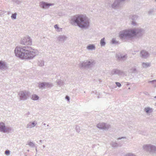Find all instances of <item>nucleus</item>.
<instances>
[{
	"instance_id": "obj_1",
	"label": "nucleus",
	"mask_w": 156,
	"mask_h": 156,
	"mask_svg": "<svg viewBox=\"0 0 156 156\" xmlns=\"http://www.w3.org/2000/svg\"><path fill=\"white\" fill-rule=\"evenodd\" d=\"M15 55L22 59H33L38 53L36 49H33L31 47L22 46L16 47L14 50Z\"/></svg>"
},
{
	"instance_id": "obj_2",
	"label": "nucleus",
	"mask_w": 156,
	"mask_h": 156,
	"mask_svg": "<svg viewBox=\"0 0 156 156\" xmlns=\"http://www.w3.org/2000/svg\"><path fill=\"white\" fill-rule=\"evenodd\" d=\"M90 21V20L85 15L79 14L71 17L70 23L81 29H87L89 27Z\"/></svg>"
},
{
	"instance_id": "obj_3",
	"label": "nucleus",
	"mask_w": 156,
	"mask_h": 156,
	"mask_svg": "<svg viewBox=\"0 0 156 156\" xmlns=\"http://www.w3.org/2000/svg\"><path fill=\"white\" fill-rule=\"evenodd\" d=\"M132 33V29L125 30L119 32V37L123 41L132 40L133 38Z\"/></svg>"
},
{
	"instance_id": "obj_4",
	"label": "nucleus",
	"mask_w": 156,
	"mask_h": 156,
	"mask_svg": "<svg viewBox=\"0 0 156 156\" xmlns=\"http://www.w3.org/2000/svg\"><path fill=\"white\" fill-rule=\"evenodd\" d=\"M95 64V61L93 60H86L80 62L79 64V66L81 69H87L92 67Z\"/></svg>"
},
{
	"instance_id": "obj_5",
	"label": "nucleus",
	"mask_w": 156,
	"mask_h": 156,
	"mask_svg": "<svg viewBox=\"0 0 156 156\" xmlns=\"http://www.w3.org/2000/svg\"><path fill=\"white\" fill-rule=\"evenodd\" d=\"M143 149L150 154L154 155L156 154V146L151 144L144 145L143 147Z\"/></svg>"
},
{
	"instance_id": "obj_6",
	"label": "nucleus",
	"mask_w": 156,
	"mask_h": 156,
	"mask_svg": "<svg viewBox=\"0 0 156 156\" xmlns=\"http://www.w3.org/2000/svg\"><path fill=\"white\" fill-rule=\"evenodd\" d=\"M133 38L136 36L139 38L141 37L145 33L144 30L142 28H137L132 29Z\"/></svg>"
},
{
	"instance_id": "obj_7",
	"label": "nucleus",
	"mask_w": 156,
	"mask_h": 156,
	"mask_svg": "<svg viewBox=\"0 0 156 156\" xmlns=\"http://www.w3.org/2000/svg\"><path fill=\"white\" fill-rule=\"evenodd\" d=\"M20 100L24 101L29 98L30 94L29 92L26 90L20 91L18 94Z\"/></svg>"
},
{
	"instance_id": "obj_8",
	"label": "nucleus",
	"mask_w": 156,
	"mask_h": 156,
	"mask_svg": "<svg viewBox=\"0 0 156 156\" xmlns=\"http://www.w3.org/2000/svg\"><path fill=\"white\" fill-rule=\"evenodd\" d=\"M115 57L118 60L124 62L127 59L128 56L126 54L117 53L116 54Z\"/></svg>"
},
{
	"instance_id": "obj_9",
	"label": "nucleus",
	"mask_w": 156,
	"mask_h": 156,
	"mask_svg": "<svg viewBox=\"0 0 156 156\" xmlns=\"http://www.w3.org/2000/svg\"><path fill=\"white\" fill-rule=\"evenodd\" d=\"M20 44H23V46H28L32 44V41L29 36H27L22 38L20 41Z\"/></svg>"
},
{
	"instance_id": "obj_10",
	"label": "nucleus",
	"mask_w": 156,
	"mask_h": 156,
	"mask_svg": "<svg viewBox=\"0 0 156 156\" xmlns=\"http://www.w3.org/2000/svg\"><path fill=\"white\" fill-rule=\"evenodd\" d=\"M53 86V84L51 83L43 82L40 83L38 85L39 89L43 90L48 88H51Z\"/></svg>"
},
{
	"instance_id": "obj_11",
	"label": "nucleus",
	"mask_w": 156,
	"mask_h": 156,
	"mask_svg": "<svg viewBox=\"0 0 156 156\" xmlns=\"http://www.w3.org/2000/svg\"><path fill=\"white\" fill-rule=\"evenodd\" d=\"M97 126L100 129H103L105 130H108L111 127L110 125L104 123H99L97 125Z\"/></svg>"
},
{
	"instance_id": "obj_12",
	"label": "nucleus",
	"mask_w": 156,
	"mask_h": 156,
	"mask_svg": "<svg viewBox=\"0 0 156 156\" xmlns=\"http://www.w3.org/2000/svg\"><path fill=\"white\" fill-rule=\"evenodd\" d=\"M54 5L53 3H48L44 2H41L39 3L40 7L43 9L48 8L50 6H52Z\"/></svg>"
},
{
	"instance_id": "obj_13",
	"label": "nucleus",
	"mask_w": 156,
	"mask_h": 156,
	"mask_svg": "<svg viewBox=\"0 0 156 156\" xmlns=\"http://www.w3.org/2000/svg\"><path fill=\"white\" fill-rule=\"evenodd\" d=\"M111 74L112 75H118L119 76H122L124 75L125 73L122 70L118 69H114L112 71Z\"/></svg>"
},
{
	"instance_id": "obj_14",
	"label": "nucleus",
	"mask_w": 156,
	"mask_h": 156,
	"mask_svg": "<svg viewBox=\"0 0 156 156\" xmlns=\"http://www.w3.org/2000/svg\"><path fill=\"white\" fill-rule=\"evenodd\" d=\"M67 38V37L64 35H60L57 37V40L60 43H63Z\"/></svg>"
},
{
	"instance_id": "obj_15",
	"label": "nucleus",
	"mask_w": 156,
	"mask_h": 156,
	"mask_svg": "<svg viewBox=\"0 0 156 156\" xmlns=\"http://www.w3.org/2000/svg\"><path fill=\"white\" fill-rule=\"evenodd\" d=\"M6 63L2 61H0V70L4 71L7 69Z\"/></svg>"
},
{
	"instance_id": "obj_16",
	"label": "nucleus",
	"mask_w": 156,
	"mask_h": 156,
	"mask_svg": "<svg viewBox=\"0 0 156 156\" xmlns=\"http://www.w3.org/2000/svg\"><path fill=\"white\" fill-rule=\"evenodd\" d=\"M140 55L142 58H146L149 55V53L145 50H142L140 52Z\"/></svg>"
},
{
	"instance_id": "obj_17",
	"label": "nucleus",
	"mask_w": 156,
	"mask_h": 156,
	"mask_svg": "<svg viewBox=\"0 0 156 156\" xmlns=\"http://www.w3.org/2000/svg\"><path fill=\"white\" fill-rule=\"evenodd\" d=\"M37 124L36 121H34L33 122H30L28 123L26 126V128H31L34 127Z\"/></svg>"
},
{
	"instance_id": "obj_18",
	"label": "nucleus",
	"mask_w": 156,
	"mask_h": 156,
	"mask_svg": "<svg viewBox=\"0 0 156 156\" xmlns=\"http://www.w3.org/2000/svg\"><path fill=\"white\" fill-rule=\"evenodd\" d=\"M154 109L149 107H146L144 108V111L147 114H149L152 113Z\"/></svg>"
},
{
	"instance_id": "obj_19",
	"label": "nucleus",
	"mask_w": 156,
	"mask_h": 156,
	"mask_svg": "<svg viewBox=\"0 0 156 156\" xmlns=\"http://www.w3.org/2000/svg\"><path fill=\"white\" fill-rule=\"evenodd\" d=\"M57 85L59 87H61L64 84V81L63 80H62L60 79H57L56 81Z\"/></svg>"
},
{
	"instance_id": "obj_20",
	"label": "nucleus",
	"mask_w": 156,
	"mask_h": 156,
	"mask_svg": "<svg viewBox=\"0 0 156 156\" xmlns=\"http://www.w3.org/2000/svg\"><path fill=\"white\" fill-rule=\"evenodd\" d=\"M86 48L89 50H94L95 49V46L94 44H89L87 46Z\"/></svg>"
},
{
	"instance_id": "obj_21",
	"label": "nucleus",
	"mask_w": 156,
	"mask_h": 156,
	"mask_svg": "<svg viewBox=\"0 0 156 156\" xmlns=\"http://www.w3.org/2000/svg\"><path fill=\"white\" fill-rule=\"evenodd\" d=\"M5 126V124L3 122H0V131L4 133Z\"/></svg>"
},
{
	"instance_id": "obj_22",
	"label": "nucleus",
	"mask_w": 156,
	"mask_h": 156,
	"mask_svg": "<svg viewBox=\"0 0 156 156\" xmlns=\"http://www.w3.org/2000/svg\"><path fill=\"white\" fill-rule=\"evenodd\" d=\"M130 72L132 73H138V71L136 66L132 67L130 69Z\"/></svg>"
},
{
	"instance_id": "obj_23",
	"label": "nucleus",
	"mask_w": 156,
	"mask_h": 156,
	"mask_svg": "<svg viewBox=\"0 0 156 156\" xmlns=\"http://www.w3.org/2000/svg\"><path fill=\"white\" fill-rule=\"evenodd\" d=\"M12 130V129L10 127L5 126V128L4 131V133H9Z\"/></svg>"
},
{
	"instance_id": "obj_24",
	"label": "nucleus",
	"mask_w": 156,
	"mask_h": 156,
	"mask_svg": "<svg viewBox=\"0 0 156 156\" xmlns=\"http://www.w3.org/2000/svg\"><path fill=\"white\" fill-rule=\"evenodd\" d=\"M138 18V16L136 15H131L130 16L129 18L134 21L136 20Z\"/></svg>"
},
{
	"instance_id": "obj_25",
	"label": "nucleus",
	"mask_w": 156,
	"mask_h": 156,
	"mask_svg": "<svg viewBox=\"0 0 156 156\" xmlns=\"http://www.w3.org/2000/svg\"><path fill=\"white\" fill-rule=\"evenodd\" d=\"M27 145H28L29 146L32 147H35V144L33 142L28 141L27 142Z\"/></svg>"
},
{
	"instance_id": "obj_26",
	"label": "nucleus",
	"mask_w": 156,
	"mask_h": 156,
	"mask_svg": "<svg viewBox=\"0 0 156 156\" xmlns=\"http://www.w3.org/2000/svg\"><path fill=\"white\" fill-rule=\"evenodd\" d=\"M100 43L101 46H104L105 45L106 42L105 41V38L104 37L101 39Z\"/></svg>"
},
{
	"instance_id": "obj_27",
	"label": "nucleus",
	"mask_w": 156,
	"mask_h": 156,
	"mask_svg": "<svg viewBox=\"0 0 156 156\" xmlns=\"http://www.w3.org/2000/svg\"><path fill=\"white\" fill-rule=\"evenodd\" d=\"M142 66L143 68H147L150 66V63L147 62L145 63L143 62L142 64Z\"/></svg>"
},
{
	"instance_id": "obj_28",
	"label": "nucleus",
	"mask_w": 156,
	"mask_h": 156,
	"mask_svg": "<svg viewBox=\"0 0 156 156\" xmlns=\"http://www.w3.org/2000/svg\"><path fill=\"white\" fill-rule=\"evenodd\" d=\"M39 97L36 94H34L31 98V99L33 100H37L39 99Z\"/></svg>"
},
{
	"instance_id": "obj_29",
	"label": "nucleus",
	"mask_w": 156,
	"mask_h": 156,
	"mask_svg": "<svg viewBox=\"0 0 156 156\" xmlns=\"http://www.w3.org/2000/svg\"><path fill=\"white\" fill-rule=\"evenodd\" d=\"M54 28L57 31L60 32L62 31V28H59L58 24H55L54 26Z\"/></svg>"
},
{
	"instance_id": "obj_30",
	"label": "nucleus",
	"mask_w": 156,
	"mask_h": 156,
	"mask_svg": "<svg viewBox=\"0 0 156 156\" xmlns=\"http://www.w3.org/2000/svg\"><path fill=\"white\" fill-rule=\"evenodd\" d=\"M38 65L40 66H42L44 65V61L43 60H40L38 61Z\"/></svg>"
},
{
	"instance_id": "obj_31",
	"label": "nucleus",
	"mask_w": 156,
	"mask_h": 156,
	"mask_svg": "<svg viewBox=\"0 0 156 156\" xmlns=\"http://www.w3.org/2000/svg\"><path fill=\"white\" fill-rule=\"evenodd\" d=\"M111 145L112 146L114 147H117L118 144L116 142H112L111 143Z\"/></svg>"
},
{
	"instance_id": "obj_32",
	"label": "nucleus",
	"mask_w": 156,
	"mask_h": 156,
	"mask_svg": "<svg viewBox=\"0 0 156 156\" xmlns=\"http://www.w3.org/2000/svg\"><path fill=\"white\" fill-rule=\"evenodd\" d=\"M17 15V13H15L14 14H12L11 16V18L12 19L15 20L16 19V16Z\"/></svg>"
},
{
	"instance_id": "obj_33",
	"label": "nucleus",
	"mask_w": 156,
	"mask_h": 156,
	"mask_svg": "<svg viewBox=\"0 0 156 156\" xmlns=\"http://www.w3.org/2000/svg\"><path fill=\"white\" fill-rule=\"evenodd\" d=\"M125 156H136V155L132 153H127Z\"/></svg>"
},
{
	"instance_id": "obj_34",
	"label": "nucleus",
	"mask_w": 156,
	"mask_h": 156,
	"mask_svg": "<svg viewBox=\"0 0 156 156\" xmlns=\"http://www.w3.org/2000/svg\"><path fill=\"white\" fill-rule=\"evenodd\" d=\"M154 10L153 9H150L148 12V14L149 15H150L152 14L154 12Z\"/></svg>"
},
{
	"instance_id": "obj_35",
	"label": "nucleus",
	"mask_w": 156,
	"mask_h": 156,
	"mask_svg": "<svg viewBox=\"0 0 156 156\" xmlns=\"http://www.w3.org/2000/svg\"><path fill=\"white\" fill-rule=\"evenodd\" d=\"M6 11L2 10H0V15H3L5 13H6Z\"/></svg>"
},
{
	"instance_id": "obj_36",
	"label": "nucleus",
	"mask_w": 156,
	"mask_h": 156,
	"mask_svg": "<svg viewBox=\"0 0 156 156\" xmlns=\"http://www.w3.org/2000/svg\"><path fill=\"white\" fill-rule=\"evenodd\" d=\"M112 43L113 44H117L118 43V42L115 39H112Z\"/></svg>"
},
{
	"instance_id": "obj_37",
	"label": "nucleus",
	"mask_w": 156,
	"mask_h": 156,
	"mask_svg": "<svg viewBox=\"0 0 156 156\" xmlns=\"http://www.w3.org/2000/svg\"><path fill=\"white\" fill-rule=\"evenodd\" d=\"M149 83H151L152 84H155L156 83V80H154L152 81H148Z\"/></svg>"
},
{
	"instance_id": "obj_38",
	"label": "nucleus",
	"mask_w": 156,
	"mask_h": 156,
	"mask_svg": "<svg viewBox=\"0 0 156 156\" xmlns=\"http://www.w3.org/2000/svg\"><path fill=\"white\" fill-rule=\"evenodd\" d=\"M5 154L6 155H9L10 154V151L9 150H7L5 151Z\"/></svg>"
},
{
	"instance_id": "obj_39",
	"label": "nucleus",
	"mask_w": 156,
	"mask_h": 156,
	"mask_svg": "<svg viewBox=\"0 0 156 156\" xmlns=\"http://www.w3.org/2000/svg\"><path fill=\"white\" fill-rule=\"evenodd\" d=\"M14 2L16 4L19 5L21 3V2L19 0H16Z\"/></svg>"
},
{
	"instance_id": "obj_40",
	"label": "nucleus",
	"mask_w": 156,
	"mask_h": 156,
	"mask_svg": "<svg viewBox=\"0 0 156 156\" xmlns=\"http://www.w3.org/2000/svg\"><path fill=\"white\" fill-rule=\"evenodd\" d=\"M115 83L117 87H121V85L120 83L119 82H116Z\"/></svg>"
},
{
	"instance_id": "obj_41",
	"label": "nucleus",
	"mask_w": 156,
	"mask_h": 156,
	"mask_svg": "<svg viewBox=\"0 0 156 156\" xmlns=\"http://www.w3.org/2000/svg\"><path fill=\"white\" fill-rule=\"evenodd\" d=\"M79 129V127L78 126H76V129L77 132L78 133L80 132V129Z\"/></svg>"
},
{
	"instance_id": "obj_42",
	"label": "nucleus",
	"mask_w": 156,
	"mask_h": 156,
	"mask_svg": "<svg viewBox=\"0 0 156 156\" xmlns=\"http://www.w3.org/2000/svg\"><path fill=\"white\" fill-rule=\"evenodd\" d=\"M132 24L134 26H135L136 25V23L135 21L133 20L132 22Z\"/></svg>"
},
{
	"instance_id": "obj_43",
	"label": "nucleus",
	"mask_w": 156,
	"mask_h": 156,
	"mask_svg": "<svg viewBox=\"0 0 156 156\" xmlns=\"http://www.w3.org/2000/svg\"><path fill=\"white\" fill-rule=\"evenodd\" d=\"M126 139V137H119L117 138L118 140H120L122 139Z\"/></svg>"
},
{
	"instance_id": "obj_44",
	"label": "nucleus",
	"mask_w": 156,
	"mask_h": 156,
	"mask_svg": "<svg viewBox=\"0 0 156 156\" xmlns=\"http://www.w3.org/2000/svg\"><path fill=\"white\" fill-rule=\"evenodd\" d=\"M66 98L68 101H69V97L68 96H66Z\"/></svg>"
},
{
	"instance_id": "obj_45",
	"label": "nucleus",
	"mask_w": 156,
	"mask_h": 156,
	"mask_svg": "<svg viewBox=\"0 0 156 156\" xmlns=\"http://www.w3.org/2000/svg\"><path fill=\"white\" fill-rule=\"evenodd\" d=\"M26 114L27 115V116L28 115L30 114V112H28L27 113H26Z\"/></svg>"
},
{
	"instance_id": "obj_46",
	"label": "nucleus",
	"mask_w": 156,
	"mask_h": 156,
	"mask_svg": "<svg viewBox=\"0 0 156 156\" xmlns=\"http://www.w3.org/2000/svg\"><path fill=\"white\" fill-rule=\"evenodd\" d=\"M35 150H36V152H37V147H36V149H35Z\"/></svg>"
},
{
	"instance_id": "obj_47",
	"label": "nucleus",
	"mask_w": 156,
	"mask_h": 156,
	"mask_svg": "<svg viewBox=\"0 0 156 156\" xmlns=\"http://www.w3.org/2000/svg\"><path fill=\"white\" fill-rule=\"evenodd\" d=\"M39 142H40V143H42V140H39Z\"/></svg>"
},
{
	"instance_id": "obj_48",
	"label": "nucleus",
	"mask_w": 156,
	"mask_h": 156,
	"mask_svg": "<svg viewBox=\"0 0 156 156\" xmlns=\"http://www.w3.org/2000/svg\"><path fill=\"white\" fill-rule=\"evenodd\" d=\"M154 84H155V85H154V87H156V83Z\"/></svg>"
},
{
	"instance_id": "obj_49",
	"label": "nucleus",
	"mask_w": 156,
	"mask_h": 156,
	"mask_svg": "<svg viewBox=\"0 0 156 156\" xmlns=\"http://www.w3.org/2000/svg\"><path fill=\"white\" fill-rule=\"evenodd\" d=\"M43 148H44V147H45V146L44 145H43Z\"/></svg>"
},
{
	"instance_id": "obj_50",
	"label": "nucleus",
	"mask_w": 156,
	"mask_h": 156,
	"mask_svg": "<svg viewBox=\"0 0 156 156\" xmlns=\"http://www.w3.org/2000/svg\"><path fill=\"white\" fill-rule=\"evenodd\" d=\"M16 0H12V1L13 2H14L16 1Z\"/></svg>"
},
{
	"instance_id": "obj_51",
	"label": "nucleus",
	"mask_w": 156,
	"mask_h": 156,
	"mask_svg": "<svg viewBox=\"0 0 156 156\" xmlns=\"http://www.w3.org/2000/svg\"><path fill=\"white\" fill-rule=\"evenodd\" d=\"M27 152H29V150H27Z\"/></svg>"
},
{
	"instance_id": "obj_52",
	"label": "nucleus",
	"mask_w": 156,
	"mask_h": 156,
	"mask_svg": "<svg viewBox=\"0 0 156 156\" xmlns=\"http://www.w3.org/2000/svg\"><path fill=\"white\" fill-rule=\"evenodd\" d=\"M47 126H48V127H49V125H47Z\"/></svg>"
},
{
	"instance_id": "obj_53",
	"label": "nucleus",
	"mask_w": 156,
	"mask_h": 156,
	"mask_svg": "<svg viewBox=\"0 0 156 156\" xmlns=\"http://www.w3.org/2000/svg\"><path fill=\"white\" fill-rule=\"evenodd\" d=\"M44 125H46V124L45 123H44Z\"/></svg>"
},
{
	"instance_id": "obj_54",
	"label": "nucleus",
	"mask_w": 156,
	"mask_h": 156,
	"mask_svg": "<svg viewBox=\"0 0 156 156\" xmlns=\"http://www.w3.org/2000/svg\"><path fill=\"white\" fill-rule=\"evenodd\" d=\"M155 98H156V96L154 97Z\"/></svg>"
},
{
	"instance_id": "obj_55",
	"label": "nucleus",
	"mask_w": 156,
	"mask_h": 156,
	"mask_svg": "<svg viewBox=\"0 0 156 156\" xmlns=\"http://www.w3.org/2000/svg\"><path fill=\"white\" fill-rule=\"evenodd\" d=\"M98 98H99V96H98Z\"/></svg>"
},
{
	"instance_id": "obj_56",
	"label": "nucleus",
	"mask_w": 156,
	"mask_h": 156,
	"mask_svg": "<svg viewBox=\"0 0 156 156\" xmlns=\"http://www.w3.org/2000/svg\"><path fill=\"white\" fill-rule=\"evenodd\" d=\"M155 2H156V0H155Z\"/></svg>"
}]
</instances>
